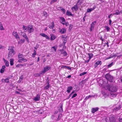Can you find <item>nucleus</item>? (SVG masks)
<instances>
[{
	"instance_id": "39",
	"label": "nucleus",
	"mask_w": 122,
	"mask_h": 122,
	"mask_svg": "<svg viewBox=\"0 0 122 122\" xmlns=\"http://www.w3.org/2000/svg\"><path fill=\"white\" fill-rule=\"evenodd\" d=\"M50 85L49 84H48L44 88V89L46 90L47 89L50 87Z\"/></svg>"
},
{
	"instance_id": "3",
	"label": "nucleus",
	"mask_w": 122,
	"mask_h": 122,
	"mask_svg": "<svg viewBox=\"0 0 122 122\" xmlns=\"http://www.w3.org/2000/svg\"><path fill=\"white\" fill-rule=\"evenodd\" d=\"M102 94L105 96H110V97H114L117 96V94L115 93H111L109 94L108 93H106L105 92H103Z\"/></svg>"
},
{
	"instance_id": "5",
	"label": "nucleus",
	"mask_w": 122,
	"mask_h": 122,
	"mask_svg": "<svg viewBox=\"0 0 122 122\" xmlns=\"http://www.w3.org/2000/svg\"><path fill=\"white\" fill-rule=\"evenodd\" d=\"M51 68V67L48 66L45 67L44 68L43 70L41 71V74H43L46 72L48 71Z\"/></svg>"
},
{
	"instance_id": "16",
	"label": "nucleus",
	"mask_w": 122,
	"mask_h": 122,
	"mask_svg": "<svg viewBox=\"0 0 122 122\" xmlns=\"http://www.w3.org/2000/svg\"><path fill=\"white\" fill-rule=\"evenodd\" d=\"M71 9L73 11H76L78 10V7L76 5H75L71 8Z\"/></svg>"
},
{
	"instance_id": "7",
	"label": "nucleus",
	"mask_w": 122,
	"mask_h": 122,
	"mask_svg": "<svg viewBox=\"0 0 122 122\" xmlns=\"http://www.w3.org/2000/svg\"><path fill=\"white\" fill-rule=\"evenodd\" d=\"M106 78L110 81L111 82L113 79V77L109 74H107L105 76Z\"/></svg>"
},
{
	"instance_id": "45",
	"label": "nucleus",
	"mask_w": 122,
	"mask_h": 122,
	"mask_svg": "<svg viewBox=\"0 0 122 122\" xmlns=\"http://www.w3.org/2000/svg\"><path fill=\"white\" fill-rule=\"evenodd\" d=\"M21 60L25 62H26L27 61V60L26 59H24L23 58H21Z\"/></svg>"
},
{
	"instance_id": "55",
	"label": "nucleus",
	"mask_w": 122,
	"mask_h": 122,
	"mask_svg": "<svg viewBox=\"0 0 122 122\" xmlns=\"http://www.w3.org/2000/svg\"><path fill=\"white\" fill-rule=\"evenodd\" d=\"M52 48L54 49V50L55 51H56V48L55 46H53L52 47Z\"/></svg>"
},
{
	"instance_id": "59",
	"label": "nucleus",
	"mask_w": 122,
	"mask_h": 122,
	"mask_svg": "<svg viewBox=\"0 0 122 122\" xmlns=\"http://www.w3.org/2000/svg\"><path fill=\"white\" fill-rule=\"evenodd\" d=\"M33 64H34V63H31L29 64L28 65L29 66H31V65H33Z\"/></svg>"
},
{
	"instance_id": "53",
	"label": "nucleus",
	"mask_w": 122,
	"mask_h": 122,
	"mask_svg": "<svg viewBox=\"0 0 122 122\" xmlns=\"http://www.w3.org/2000/svg\"><path fill=\"white\" fill-rule=\"evenodd\" d=\"M61 10L63 11V12L64 14L65 13V10L63 8H62L61 9Z\"/></svg>"
},
{
	"instance_id": "54",
	"label": "nucleus",
	"mask_w": 122,
	"mask_h": 122,
	"mask_svg": "<svg viewBox=\"0 0 122 122\" xmlns=\"http://www.w3.org/2000/svg\"><path fill=\"white\" fill-rule=\"evenodd\" d=\"M90 60V59H89L85 61V63H88L89 61Z\"/></svg>"
},
{
	"instance_id": "49",
	"label": "nucleus",
	"mask_w": 122,
	"mask_h": 122,
	"mask_svg": "<svg viewBox=\"0 0 122 122\" xmlns=\"http://www.w3.org/2000/svg\"><path fill=\"white\" fill-rule=\"evenodd\" d=\"M23 65L22 64H20L17 65H16V67H20V66H23Z\"/></svg>"
},
{
	"instance_id": "51",
	"label": "nucleus",
	"mask_w": 122,
	"mask_h": 122,
	"mask_svg": "<svg viewBox=\"0 0 122 122\" xmlns=\"http://www.w3.org/2000/svg\"><path fill=\"white\" fill-rule=\"evenodd\" d=\"M57 1V0H52L51 1V3L52 4L54 2H56Z\"/></svg>"
},
{
	"instance_id": "50",
	"label": "nucleus",
	"mask_w": 122,
	"mask_h": 122,
	"mask_svg": "<svg viewBox=\"0 0 122 122\" xmlns=\"http://www.w3.org/2000/svg\"><path fill=\"white\" fill-rule=\"evenodd\" d=\"M77 95V94L76 93H75L74 94L72 97L71 98H73L75 97Z\"/></svg>"
},
{
	"instance_id": "26",
	"label": "nucleus",
	"mask_w": 122,
	"mask_h": 122,
	"mask_svg": "<svg viewBox=\"0 0 122 122\" xmlns=\"http://www.w3.org/2000/svg\"><path fill=\"white\" fill-rule=\"evenodd\" d=\"M23 56V55L22 54L20 53H19L18 55V58L20 60H21V58H22Z\"/></svg>"
},
{
	"instance_id": "24",
	"label": "nucleus",
	"mask_w": 122,
	"mask_h": 122,
	"mask_svg": "<svg viewBox=\"0 0 122 122\" xmlns=\"http://www.w3.org/2000/svg\"><path fill=\"white\" fill-rule=\"evenodd\" d=\"M120 14V12L119 10H117L115 11V13H113V15H119Z\"/></svg>"
},
{
	"instance_id": "15",
	"label": "nucleus",
	"mask_w": 122,
	"mask_h": 122,
	"mask_svg": "<svg viewBox=\"0 0 122 122\" xmlns=\"http://www.w3.org/2000/svg\"><path fill=\"white\" fill-rule=\"evenodd\" d=\"M96 8V6L95 5L94 6L93 8L88 9L87 10V12H91L92 11L94 10Z\"/></svg>"
},
{
	"instance_id": "46",
	"label": "nucleus",
	"mask_w": 122,
	"mask_h": 122,
	"mask_svg": "<svg viewBox=\"0 0 122 122\" xmlns=\"http://www.w3.org/2000/svg\"><path fill=\"white\" fill-rule=\"evenodd\" d=\"M40 74H38V73L35 74H34V76L36 77L39 76H40Z\"/></svg>"
},
{
	"instance_id": "9",
	"label": "nucleus",
	"mask_w": 122,
	"mask_h": 122,
	"mask_svg": "<svg viewBox=\"0 0 122 122\" xmlns=\"http://www.w3.org/2000/svg\"><path fill=\"white\" fill-rule=\"evenodd\" d=\"M40 99V95L39 94H38L37 95L36 97L34 98L33 100L36 101H39Z\"/></svg>"
},
{
	"instance_id": "21",
	"label": "nucleus",
	"mask_w": 122,
	"mask_h": 122,
	"mask_svg": "<svg viewBox=\"0 0 122 122\" xmlns=\"http://www.w3.org/2000/svg\"><path fill=\"white\" fill-rule=\"evenodd\" d=\"M50 39L52 41L54 40L55 38V37L54 35L53 34H51V35Z\"/></svg>"
},
{
	"instance_id": "29",
	"label": "nucleus",
	"mask_w": 122,
	"mask_h": 122,
	"mask_svg": "<svg viewBox=\"0 0 122 122\" xmlns=\"http://www.w3.org/2000/svg\"><path fill=\"white\" fill-rule=\"evenodd\" d=\"M62 106L63 105L61 104L60 105V107L59 109V111L61 112H63V110L62 108Z\"/></svg>"
},
{
	"instance_id": "19",
	"label": "nucleus",
	"mask_w": 122,
	"mask_h": 122,
	"mask_svg": "<svg viewBox=\"0 0 122 122\" xmlns=\"http://www.w3.org/2000/svg\"><path fill=\"white\" fill-rule=\"evenodd\" d=\"M96 23V22L95 21L92 22L91 24V27L90 30L91 31L92 29L94 27V25H95Z\"/></svg>"
},
{
	"instance_id": "12",
	"label": "nucleus",
	"mask_w": 122,
	"mask_h": 122,
	"mask_svg": "<svg viewBox=\"0 0 122 122\" xmlns=\"http://www.w3.org/2000/svg\"><path fill=\"white\" fill-rule=\"evenodd\" d=\"M102 64V62L100 61H97L95 64L94 67L96 68L99 65H101Z\"/></svg>"
},
{
	"instance_id": "14",
	"label": "nucleus",
	"mask_w": 122,
	"mask_h": 122,
	"mask_svg": "<svg viewBox=\"0 0 122 122\" xmlns=\"http://www.w3.org/2000/svg\"><path fill=\"white\" fill-rule=\"evenodd\" d=\"M59 32L61 34H64L66 31V30L65 28H62L61 29H59Z\"/></svg>"
},
{
	"instance_id": "43",
	"label": "nucleus",
	"mask_w": 122,
	"mask_h": 122,
	"mask_svg": "<svg viewBox=\"0 0 122 122\" xmlns=\"http://www.w3.org/2000/svg\"><path fill=\"white\" fill-rule=\"evenodd\" d=\"M113 65V62H112L108 65V68L110 67Z\"/></svg>"
},
{
	"instance_id": "27",
	"label": "nucleus",
	"mask_w": 122,
	"mask_h": 122,
	"mask_svg": "<svg viewBox=\"0 0 122 122\" xmlns=\"http://www.w3.org/2000/svg\"><path fill=\"white\" fill-rule=\"evenodd\" d=\"M25 42V40L24 39L20 40L18 42V44H21L24 42Z\"/></svg>"
},
{
	"instance_id": "58",
	"label": "nucleus",
	"mask_w": 122,
	"mask_h": 122,
	"mask_svg": "<svg viewBox=\"0 0 122 122\" xmlns=\"http://www.w3.org/2000/svg\"><path fill=\"white\" fill-rule=\"evenodd\" d=\"M112 22V21L110 19L109 20V25H111Z\"/></svg>"
},
{
	"instance_id": "52",
	"label": "nucleus",
	"mask_w": 122,
	"mask_h": 122,
	"mask_svg": "<svg viewBox=\"0 0 122 122\" xmlns=\"http://www.w3.org/2000/svg\"><path fill=\"white\" fill-rule=\"evenodd\" d=\"M72 27V25H70L69 26V29L71 30Z\"/></svg>"
},
{
	"instance_id": "11",
	"label": "nucleus",
	"mask_w": 122,
	"mask_h": 122,
	"mask_svg": "<svg viewBox=\"0 0 122 122\" xmlns=\"http://www.w3.org/2000/svg\"><path fill=\"white\" fill-rule=\"evenodd\" d=\"M40 35L41 36L45 37L47 39L49 40L50 39V38L48 36L44 33H41L40 34Z\"/></svg>"
},
{
	"instance_id": "57",
	"label": "nucleus",
	"mask_w": 122,
	"mask_h": 122,
	"mask_svg": "<svg viewBox=\"0 0 122 122\" xmlns=\"http://www.w3.org/2000/svg\"><path fill=\"white\" fill-rule=\"evenodd\" d=\"M25 39H26V41L28 42V43H29V42L28 38V37Z\"/></svg>"
},
{
	"instance_id": "32",
	"label": "nucleus",
	"mask_w": 122,
	"mask_h": 122,
	"mask_svg": "<svg viewBox=\"0 0 122 122\" xmlns=\"http://www.w3.org/2000/svg\"><path fill=\"white\" fill-rule=\"evenodd\" d=\"M88 55L89 56V59H90L93 57V55L92 53H88Z\"/></svg>"
},
{
	"instance_id": "56",
	"label": "nucleus",
	"mask_w": 122,
	"mask_h": 122,
	"mask_svg": "<svg viewBox=\"0 0 122 122\" xmlns=\"http://www.w3.org/2000/svg\"><path fill=\"white\" fill-rule=\"evenodd\" d=\"M113 15V14H111L110 15H109L108 16V18L110 19V17H111V16L112 15Z\"/></svg>"
},
{
	"instance_id": "44",
	"label": "nucleus",
	"mask_w": 122,
	"mask_h": 122,
	"mask_svg": "<svg viewBox=\"0 0 122 122\" xmlns=\"http://www.w3.org/2000/svg\"><path fill=\"white\" fill-rule=\"evenodd\" d=\"M63 41H64L63 42V44L64 45H65V43L66 42V38H64V39H63Z\"/></svg>"
},
{
	"instance_id": "63",
	"label": "nucleus",
	"mask_w": 122,
	"mask_h": 122,
	"mask_svg": "<svg viewBox=\"0 0 122 122\" xmlns=\"http://www.w3.org/2000/svg\"><path fill=\"white\" fill-rule=\"evenodd\" d=\"M3 47L2 45H0V49L3 48Z\"/></svg>"
},
{
	"instance_id": "37",
	"label": "nucleus",
	"mask_w": 122,
	"mask_h": 122,
	"mask_svg": "<svg viewBox=\"0 0 122 122\" xmlns=\"http://www.w3.org/2000/svg\"><path fill=\"white\" fill-rule=\"evenodd\" d=\"M23 30H26L27 29L28 30V26L27 27L23 25Z\"/></svg>"
},
{
	"instance_id": "42",
	"label": "nucleus",
	"mask_w": 122,
	"mask_h": 122,
	"mask_svg": "<svg viewBox=\"0 0 122 122\" xmlns=\"http://www.w3.org/2000/svg\"><path fill=\"white\" fill-rule=\"evenodd\" d=\"M63 67L65 68H66L70 70L71 69V68L68 66H64Z\"/></svg>"
},
{
	"instance_id": "28",
	"label": "nucleus",
	"mask_w": 122,
	"mask_h": 122,
	"mask_svg": "<svg viewBox=\"0 0 122 122\" xmlns=\"http://www.w3.org/2000/svg\"><path fill=\"white\" fill-rule=\"evenodd\" d=\"M116 56L115 54L114 53L112 54H111L109 57H108V59H110L114 57H115Z\"/></svg>"
},
{
	"instance_id": "30",
	"label": "nucleus",
	"mask_w": 122,
	"mask_h": 122,
	"mask_svg": "<svg viewBox=\"0 0 122 122\" xmlns=\"http://www.w3.org/2000/svg\"><path fill=\"white\" fill-rule=\"evenodd\" d=\"M61 54L63 55L64 56H66L67 55V53L65 51H63L61 52Z\"/></svg>"
},
{
	"instance_id": "41",
	"label": "nucleus",
	"mask_w": 122,
	"mask_h": 122,
	"mask_svg": "<svg viewBox=\"0 0 122 122\" xmlns=\"http://www.w3.org/2000/svg\"><path fill=\"white\" fill-rule=\"evenodd\" d=\"M105 27L106 29V30H107V31H109L110 28L108 27L107 26H106Z\"/></svg>"
},
{
	"instance_id": "34",
	"label": "nucleus",
	"mask_w": 122,
	"mask_h": 122,
	"mask_svg": "<svg viewBox=\"0 0 122 122\" xmlns=\"http://www.w3.org/2000/svg\"><path fill=\"white\" fill-rule=\"evenodd\" d=\"M36 54V52L35 50H34V53H33L32 55V57L34 58L35 57V55Z\"/></svg>"
},
{
	"instance_id": "20",
	"label": "nucleus",
	"mask_w": 122,
	"mask_h": 122,
	"mask_svg": "<svg viewBox=\"0 0 122 122\" xmlns=\"http://www.w3.org/2000/svg\"><path fill=\"white\" fill-rule=\"evenodd\" d=\"M121 108V106L120 105L118 107H116L115 108H114L113 109V111H117L119 110Z\"/></svg>"
},
{
	"instance_id": "17",
	"label": "nucleus",
	"mask_w": 122,
	"mask_h": 122,
	"mask_svg": "<svg viewBox=\"0 0 122 122\" xmlns=\"http://www.w3.org/2000/svg\"><path fill=\"white\" fill-rule=\"evenodd\" d=\"M66 15L68 16H73L74 15L72 14L71 13L69 10H67L66 13Z\"/></svg>"
},
{
	"instance_id": "31",
	"label": "nucleus",
	"mask_w": 122,
	"mask_h": 122,
	"mask_svg": "<svg viewBox=\"0 0 122 122\" xmlns=\"http://www.w3.org/2000/svg\"><path fill=\"white\" fill-rule=\"evenodd\" d=\"M4 28L3 27L1 23L0 22V30H4Z\"/></svg>"
},
{
	"instance_id": "8",
	"label": "nucleus",
	"mask_w": 122,
	"mask_h": 122,
	"mask_svg": "<svg viewBox=\"0 0 122 122\" xmlns=\"http://www.w3.org/2000/svg\"><path fill=\"white\" fill-rule=\"evenodd\" d=\"M12 34L17 40L20 39V38L19 36L18 35V33L16 31H14L13 32Z\"/></svg>"
},
{
	"instance_id": "22",
	"label": "nucleus",
	"mask_w": 122,
	"mask_h": 122,
	"mask_svg": "<svg viewBox=\"0 0 122 122\" xmlns=\"http://www.w3.org/2000/svg\"><path fill=\"white\" fill-rule=\"evenodd\" d=\"M72 89L73 88L72 86H69L68 87L67 92L68 93H69L70 92L71 90H72Z\"/></svg>"
},
{
	"instance_id": "36",
	"label": "nucleus",
	"mask_w": 122,
	"mask_h": 122,
	"mask_svg": "<svg viewBox=\"0 0 122 122\" xmlns=\"http://www.w3.org/2000/svg\"><path fill=\"white\" fill-rule=\"evenodd\" d=\"M43 15L46 17H47L48 16L46 12L44 11L43 12Z\"/></svg>"
},
{
	"instance_id": "47",
	"label": "nucleus",
	"mask_w": 122,
	"mask_h": 122,
	"mask_svg": "<svg viewBox=\"0 0 122 122\" xmlns=\"http://www.w3.org/2000/svg\"><path fill=\"white\" fill-rule=\"evenodd\" d=\"M5 70V69H2V68L1 69L0 71V73H3Z\"/></svg>"
},
{
	"instance_id": "33",
	"label": "nucleus",
	"mask_w": 122,
	"mask_h": 122,
	"mask_svg": "<svg viewBox=\"0 0 122 122\" xmlns=\"http://www.w3.org/2000/svg\"><path fill=\"white\" fill-rule=\"evenodd\" d=\"M22 33L23 34L22 36L24 37L25 39H26L27 37L26 34L23 32H22Z\"/></svg>"
},
{
	"instance_id": "48",
	"label": "nucleus",
	"mask_w": 122,
	"mask_h": 122,
	"mask_svg": "<svg viewBox=\"0 0 122 122\" xmlns=\"http://www.w3.org/2000/svg\"><path fill=\"white\" fill-rule=\"evenodd\" d=\"M61 114H60L59 115L58 117V118H57V120L58 121V120H59L61 118Z\"/></svg>"
},
{
	"instance_id": "40",
	"label": "nucleus",
	"mask_w": 122,
	"mask_h": 122,
	"mask_svg": "<svg viewBox=\"0 0 122 122\" xmlns=\"http://www.w3.org/2000/svg\"><path fill=\"white\" fill-rule=\"evenodd\" d=\"M87 73L86 72H84L82 73H81L80 74V76H82L86 74Z\"/></svg>"
},
{
	"instance_id": "4",
	"label": "nucleus",
	"mask_w": 122,
	"mask_h": 122,
	"mask_svg": "<svg viewBox=\"0 0 122 122\" xmlns=\"http://www.w3.org/2000/svg\"><path fill=\"white\" fill-rule=\"evenodd\" d=\"M60 18L61 20V23L63 25H65L66 26H68L69 24L68 22H66L65 21V19L63 17H60Z\"/></svg>"
},
{
	"instance_id": "35",
	"label": "nucleus",
	"mask_w": 122,
	"mask_h": 122,
	"mask_svg": "<svg viewBox=\"0 0 122 122\" xmlns=\"http://www.w3.org/2000/svg\"><path fill=\"white\" fill-rule=\"evenodd\" d=\"M9 78H6L4 80V82L7 83H9Z\"/></svg>"
},
{
	"instance_id": "13",
	"label": "nucleus",
	"mask_w": 122,
	"mask_h": 122,
	"mask_svg": "<svg viewBox=\"0 0 122 122\" xmlns=\"http://www.w3.org/2000/svg\"><path fill=\"white\" fill-rule=\"evenodd\" d=\"M110 122H116L114 117L113 116H111L109 117Z\"/></svg>"
},
{
	"instance_id": "60",
	"label": "nucleus",
	"mask_w": 122,
	"mask_h": 122,
	"mask_svg": "<svg viewBox=\"0 0 122 122\" xmlns=\"http://www.w3.org/2000/svg\"><path fill=\"white\" fill-rule=\"evenodd\" d=\"M119 120L120 122H122V118H119Z\"/></svg>"
},
{
	"instance_id": "61",
	"label": "nucleus",
	"mask_w": 122,
	"mask_h": 122,
	"mask_svg": "<svg viewBox=\"0 0 122 122\" xmlns=\"http://www.w3.org/2000/svg\"><path fill=\"white\" fill-rule=\"evenodd\" d=\"M5 68V66H2V69H4Z\"/></svg>"
},
{
	"instance_id": "1",
	"label": "nucleus",
	"mask_w": 122,
	"mask_h": 122,
	"mask_svg": "<svg viewBox=\"0 0 122 122\" xmlns=\"http://www.w3.org/2000/svg\"><path fill=\"white\" fill-rule=\"evenodd\" d=\"M106 87L109 91L112 92H116L117 89V87L114 85H108Z\"/></svg>"
},
{
	"instance_id": "6",
	"label": "nucleus",
	"mask_w": 122,
	"mask_h": 122,
	"mask_svg": "<svg viewBox=\"0 0 122 122\" xmlns=\"http://www.w3.org/2000/svg\"><path fill=\"white\" fill-rule=\"evenodd\" d=\"M27 30L29 33H31L33 32L34 31V29L33 28V26L30 25H28Z\"/></svg>"
},
{
	"instance_id": "18",
	"label": "nucleus",
	"mask_w": 122,
	"mask_h": 122,
	"mask_svg": "<svg viewBox=\"0 0 122 122\" xmlns=\"http://www.w3.org/2000/svg\"><path fill=\"white\" fill-rule=\"evenodd\" d=\"M3 60L4 61V62L5 63L6 66L7 67L9 66V62L5 60V59H3Z\"/></svg>"
},
{
	"instance_id": "38",
	"label": "nucleus",
	"mask_w": 122,
	"mask_h": 122,
	"mask_svg": "<svg viewBox=\"0 0 122 122\" xmlns=\"http://www.w3.org/2000/svg\"><path fill=\"white\" fill-rule=\"evenodd\" d=\"M92 96L89 95L88 96H87L84 99V100L86 101L87 99H88L89 97H91Z\"/></svg>"
},
{
	"instance_id": "64",
	"label": "nucleus",
	"mask_w": 122,
	"mask_h": 122,
	"mask_svg": "<svg viewBox=\"0 0 122 122\" xmlns=\"http://www.w3.org/2000/svg\"><path fill=\"white\" fill-rule=\"evenodd\" d=\"M15 93L16 94H19L20 92L18 91H16L15 92Z\"/></svg>"
},
{
	"instance_id": "23",
	"label": "nucleus",
	"mask_w": 122,
	"mask_h": 122,
	"mask_svg": "<svg viewBox=\"0 0 122 122\" xmlns=\"http://www.w3.org/2000/svg\"><path fill=\"white\" fill-rule=\"evenodd\" d=\"M51 25L49 26V28L50 29H53L54 27V23L53 22H52L51 24Z\"/></svg>"
},
{
	"instance_id": "2",
	"label": "nucleus",
	"mask_w": 122,
	"mask_h": 122,
	"mask_svg": "<svg viewBox=\"0 0 122 122\" xmlns=\"http://www.w3.org/2000/svg\"><path fill=\"white\" fill-rule=\"evenodd\" d=\"M14 47L10 46L9 47L8 49L9 52L8 54V57H12L15 54V51L14 50Z\"/></svg>"
},
{
	"instance_id": "62",
	"label": "nucleus",
	"mask_w": 122,
	"mask_h": 122,
	"mask_svg": "<svg viewBox=\"0 0 122 122\" xmlns=\"http://www.w3.org/2000/svg\"><path fill=\"white\" fill-rule=\"evenodd\" d=\"M22 80V78L21 77H20L19 79V80L20 81V82Z\"/></svg>"
},
{
	"instance_id": "10",
	"label": "nucleus",
	"mask_w": 122,
	"mask_h": 122,
	"mask_svg": "<svg viewBox=\"0 0 122 122\" xmlns=\"http://www.w3.org/2000/svg\"><path fill=\"white\" fill-rule=\"evenodd\" d=\"M99 108L97 107L95 108H92L91 109V112L93 113H94L95 112L97 111L98 110Z\"/></svg>"
},
{
	"instance_id": "25",
	"label": "nucleus",
	"mask_w": 122,
	"mask_h": 122,
	"mask_svg": "<svg viewBox=\"0 0 122 122\" xmlns=\"http://www.w3.org/2000/svg\"><path fill=\"white\" fill-rule=\"evenodd\" d=\"M14 59H11L10 60V65L13 66L14 64Z\"/></svg>"
}]
</instances>
